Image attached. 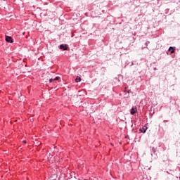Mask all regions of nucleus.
Wrapping results in <instances>:
<instances>
[{
  "label": "nucleus",
  "instance_id": "nucleus-4",
  "mask_svg": "<svg viewBox=\"0 0 180 180\" xmlns=\"http://www.w3.org/2000/svg\"><path fill=\"white\" fill-rule=\"evenodd\" d=\"M169 51H170L171 54H173V53H175V49L172 46H170L169 48Z\"/></svg>",
  "mask_w": 180,
  "mask_h": 180
},
{
  "label": "nucleus",
  "instance_id": "nucleus-8",
  "mask_svg": "<svg viewBox=\"0 0 180 180\" xmlns=\"http://www.w3.org/2000/svg\"><path fill=\"white\" fill-rule=\"evenodd\" d=\"M49 82H53V79H49Z\"/></svg>",
  "mask_w": 180,
  "mask_h": 180
},
{
  "label": "nucleus",
  "instance_id": "nucleus-5",
  "mask_svg": "<svg viewBox=\"0 0 180 180\" xmlns=\"http://www.w3.org/2000/svg\"><path fill=\"white\" fill-rule=\"evenodd\" d=\"M146 130H147V127L140 129V131H141V133H146Z\"/></svg>",
  "mask_w": 180,
  "mask_h": 180
},
{
  "label": "nucleus",
  "instance_id": "nucleus-6",
  "mask_svg": "<svg viewBox=\"0 0 180 180\" xmlns=\"http://www.w3.org/2000/svg\"><path fill=\"white\" fill-rule=\"evenodd\" d=\"M80 81H81V77L77 76L75 79V82H80Z\"/></svg>",
  "mask_w": 180,
  "mask_h": 180
},
{
  "label": "nucleus",
  "instance_id": "nucleus-2",
  "mask_svg": "<svg viewBox=\"0 0 180 180\" xmlns=\"http://www.w3.org/2000/svg\"><path fill=\"white\" fill-rule=\"evenodd\" d=\"M60 50H63L64 51H65L66 50H68V45H60Z\"/></svg>",
  "mask_w": 180,
  "mask_h": 180
},
{
  "label": "nucleus",
  "instance_id": "nucleus-9",
  "mask_svg": "<svg viewBox=\"0 0 180 180\" xmlns=\"http://www.w3.org/2000/svg\"><path fill=\"white\" fill-rule=\"evenodd\" d=\"M26 72V71L25 70H22V73L25 74Z\"/></svg>",
  "mask_w": 180,
  "mask_h": 180
},
{
  "label": "nucleus",
  "instance_id": "nucleus-10",
  "mask_svg": "<svg viewBox=\"0 0 180 180\" xmlns=\"http://www.w3.org/2000/svg\"><path fill=\"white\" fill-rule=\"evenodd\" d=\"M23 143H26V141H23Z\"/></svg>",
  "mask_w": 180,
  "mask_h": 180
},
{
  "label": "nucleus",
  "instance_id": "nucleus-1",
  "mask_svg": "<svg viewBox=\"0 0 180 180\" xmlns=\"http://www.w3.org/2000/svg\"><path fill=\"white\" fill-rule=\"evenodd\" d=\"M6 41L8 43H13V39H12L11 37L6 36Z\"/></svg>",
  "mask_w": 180,
  "mask_h": 180
},
{
  "label": "nucleus",
  "instance_id": "nucleus-7",
  "mask_svg": "<svg viewBox=\"0 0 180 180\" xmlns=\"http://www.w3.org/2000/svg\"><path fill=\"white\" fill-rule=\"evenodd\" d=\"M58 79H60V77H56L54 79V81H58Z\"/></svg>",
  "mask_w": 180,
  "mask_h": 180
},
{
  "label": "nucleus",
  "instance_id": "nucleus-11",
  "mask_svg": "<svg viewBox=\"0 0 180 180\" xmlns=\"http://www.w3.org/2000/svg\"><path fill=\"white\" fill-rule=\"evenodd\" d=\"M146 45L147 46V43H146Z\"/></svg>",
  "mask_w": 180,
  "mask_h": 180
},
{
  "label": "nucleus",
  "instance_id": "nucleus-3",
  "mask_svg": "<svg viewBox=\"0 0 180 180\" xmlns=\"http://www.w3.org/2000/svg\"><path fill=\"white\" fill-rule=\"evenodd\" d=\"M136 112H137V108H132L131 109L130 113L131 115H134V113H136Z\"/></svg>",
  "mask_w": 180,
  "mask_h": 180
}]
</instances>
